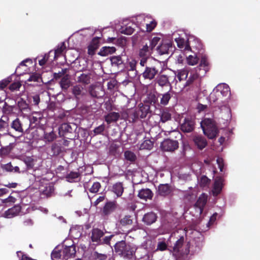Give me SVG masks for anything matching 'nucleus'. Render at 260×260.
Masks as SVG:
<instances>
[{"label":"nucleus","mask_w":260,"mask_h":260,"mask_svg":"<svg viewBox=\"0 0 260 260\" xmlns=\"http://www.w3.org/2000/svg\"><path fill=\"white\" fill-rule=\"evenodd\" d=\"M185 238L181 236L176 242L173 250V255L176 260H188L190 242H184Z\"/></svg>","instance_id":"1"},{"label":"nucleus","mask_w":260,"mask_h":260,"mask_svg":"<svg viewBox=\"0 0 260 260\" xmlns=\"http://www.w3.org/2000/svg\"><path fill=\"white\" fill-rule=\"evenodd\" d=\"M115 250L121 256L125 258L132 259L135 257V253L138 251V248L133 244H126L125 241H121L117 242L115 245Z\"/></svg>","instance_id":"2"},{"label":"nucleus","mask_w":260,"mask_h":260,"mask_svg":"<svg viewBox=\"0 0 260 260\" xmlns=\"http://www.w3.org/2000/svg\"><path fill=\"white\" fill-rule=\"evenodd\" d=\"M155 242L152 240H147L138 248L137 255L138 258L149 259L152 256V254L156 252Z\"/></svg>","instance_id":"3"},{"label":"nucleus","mask_w":260,"mask_h":260,"mask_svg":"<svg viewBox=\"0 0 260 260\" xmlns=\"http://www.w3.org/2000/svg\"><path fill=\"white\" fill-rule=\"evenodd\" d=\"M201 126L204 135L208 138H215L218 134V129L214 122L210 118H205L201 122Z\"/></svg>","instance_id":"4"},{"label":"nucleus","mask_w":260,"mask_h":260,"mask_svg":"<svg viewBox=\"0 0 260 260\" xmlns=\"http://www.w3.org/2000/svg\"><path fill=\"white\" fill-rule=\"evenodd\" d=\"M161 147L164 151H173L178 148V143L175 140L166 139L161 143Z\"/></svg>","instance_id":"5"},{"label":"nucleus","mask_w":260,"mask_h":260,"mask_svg":"<svg viewBox=\"0 0 260 260\" xmlns=\"http://www.w3.org/2000/svg\"><path fill=\"white\" fill-rule=\"evenodd\" d=\"M216 88L220 93L219 95L221 96V99L224 100L223 102H226V100L230 95L229 86L225 83H221L216 86Z\"/></svg>","instance_id":"6"},{"label":"nucleus","mask_w":260,"mask_h":260,"mask_svg":"<svg viewBox=\"0 0 260 260\" xmlns=\"http://www.w3.org/2000/svg\"><path fill=\"white\" fill-rule=\"evenodd\" d=\"M61 246V250L62 253V259H68L69 258L75 256L76 251L75 246L72 245L69 246Z\"/></svg>","instance_id":"7"},{"label":"nucleus","mask_w":260,"mask_h":260,"mask_svg":"<svg viewBox=\"0 0 260 260\" xmlns=\"http://www.w3.org/2000/svg\"><path fill=\"white\" fill-rule=\"evenodd\" d=\"M169 76L167 75H159L155 79V82L161 87L169 86L170 90L172 88L171 83L169 81Z\"/></svg>","instance_id":"8"},{"label":"nucleus","mask_w":260,"mask_h":260,"mask_svg":"<svg viewBox=\"0 0 260 260\" xmlns=\"http://www.w3.org/2000/svg\"><path fill=\"white\" fill-rule=\"evenodd\" d=\"M151 16L148 15L140 14L135 18V22L140 28L144 31V28Z\"/></svg>","instance_id":"9"},{"label":"nucleus","mask_w":260,"mask_h":260,"mask_svg":"<svg viewBox=\"0 0 260 260\" xmlns=\"http://www.w3.org/2000/svg\"><path fill=\"white\" fill-rule=\"evenodd\" d=\"M223 186V180L220 177H216L215 179L212 192L213 196H216L219 194Z\"/></svg>","instance_id":"10"},{"label":"nucleus","mask_w":260,"mask_h":260,"mask_svg":"<svg viewBox=\"0 0 260 260\" xmlns=\"http://www.w3.org/2000/svg\"><path fill=\"white\" fill-rule=\"evenodd\" d=\"M172 48V44L169 40H163L157 47V51L160 55L168 54L169 49Z\"/></svg>","instance_id":"11"},{"label":"nucleus","mask_w":260,"mask_h":260,"mask_svg":"<svg viewBox=\"0 0 260 260\" xmlns=\"http://www.w3.org/2000/svg\"><path fill=\"white\" fill-rule=\"evenodd\" d=\"M158 70L154 67H146L144 71L142 73V77L149 80L153 79L157 74Z\"/></svg>","instance_id":"12"},{"label":"nucleus","mask_w":260,"mask_h":260,"mask_svg":"<svg viewBox=\"0 0 260 260\" xmlns=\"http://www.w3.org/2000/svg\"><path fill=\"white\" fill-rule=\"evenodd\" d=\"M89 93L92 96L97 98H101L105 94L103 88L100 86H91L89 88Z\"/></svg>","instance_id":"13"},{"label":"nucleus","mask_w":260,"mask_h":260,"mask_svg":"<svg viewBox=\"0 0 260 260\" xmlns=\"http://www.w3.org/2000/svg\"><path fill=\"white\" fill-rule=\"evenodd\" d=\"M193 141L195 145L199 149H203L207 145V142L206 139L201 135H196L193 138Z\"/></svg>","instance_id":"14"},{"label":"nucleus","mask_w":260,"mask_h":260,"mask_svg":"<svg viewBox=\"0 0 260 260\" xmlns=\"http://www.w3.org/2000/svg\"><path fill=\"white\" fill-rule=\"evenodd\" d=\"M194 125L193 121L189 118H185L184 122L181 125V129L184 132H190L193 129Z\"/></svg>","instance_id":"15"},{"label":"nucleus","mask_w":260,"mask_h":260,"mask_svg":"<svg viewBox=\"0 0 260 260\" xmlns=\"http://www.w3.org/2000/svg\"><path fill=\"white\" fill-rule=\"evenodd\" d=\"M72 93L77 100H79L82 96L85 95L83 87L80 85L74 86L72 89Z\"/></svg>","instance_id":"16"},{"label":"nucleus","mask_w":260,"mask_h":260,"mask_svg":"<svg viewBox=\"0 0 260 260\" xmlns=\"http://www.w3.org/2000/svg\"><path fill=\"white\" fill-rule=\"evenodd\" d=\"M156 215L152 212H148L145 214L143 218V221L147 225H150L156 220Z\"/></svg>","instance_id":"17"},{"label":"nucleus","mask_w":260,"mask_h":260,"mask_svg":"<svg viewBox=\"0 0 260 260\" xmlns=\"http://www.w3.org/2000/svg\"><path fill=\"white\" fill-rule=\"evenodd\" d=\"M208 196L205 193H202L199 198L197 202L196 203V206L200 209V213H202L203 210V208L205 206Z\"/></svg>","instance_id":"18"},{"label":"nucleus","mask_w":260,"mask_h":260,"mask_svg":"<svg viewBox=\"0 0 260 260\" xmlns=\"http://www.w3.org/2000/svg\"><path fill=\"white\" fill-rule=\"evenodd\" d=\"M21 208L19 206H15L7 210L4 214L5 217L11 218L17 215L20 212Z\"/></svg>","instance_id":"19"},{"label":"nucleus","mask_w":260,"mask_h":260,"mask_svg":"<svg viewBox=\"0 0 260 260\" xmlns=\"http://www.w3.org/2000/svg\"><path fill=\"white\" fill-rule=\"evenodd\" d=\"M201 69L199 67L195 68L191 70L190 72V75L189 76L188 79L187 80L186 82L185 85H189L194 80L197 79L199 76L200 75V73H198V71H200Z\"/></svg>","instance_id":"20"},{"label":"nucleus","mask_w":260,"mask_h":260,"mask_svg":"<svg viewBox=\"0 0 260 260\" xmlns=\"http://www.w3.org/2000/svg\"><path fill=\"white\" fill-rule=\"evenodd\" d=\"M152 191L148 188H143L141 189L138 193V197L141 199L147 200L151 199L153 197Z\"/></svg>","instance_id":"21"},{"label":"nucleus","mask_w":260,"mask_h":260,"mask_svg":"<svg viewBox=\"0 0 260 260\" xmlns=\"http://www.w3.org/2000/svg\"><path fill=\"white\" fill-rule=\"evenodd\" d=\"M175 40L177 43L178 47L181 49L185 51H189L190 50V47L184 39L178 37L175 38Z\"/></svg>","instance_id":"22"},{"label":"nucleus","mask_w":260,"mask_h":260,"mask_svg":"<svg viewBox=\"0 0 260 260\" xmlns=\"http://www.w3.org/2000/svg\"><path fill=\"white\" fill-rule=\"evenodd\" d=\"M104 233L99 229H93L92 231L91 240L92 242L100 243L101 238L103 236Z\"/></svg>","instance_id":"23"},{"label":"nucleus","mask_w":260,"mask_h":260,"mask_svg":"<svg viewBox=\"0 0 260 260\" xmlns=\"http://www.w3.org/2000/svg\"><path fill=\"white\" fill-rule=\"evenodd\" d=\"M99 46V40L98 38H94L92 39L88 47V53L90 55L94 54L95 51L98 48Z\"/></svg>","instance_id":"24"},{"label":"nucleus","mask_w":260,"mask_h":260,"mask_svg":"<svg viewBox=\"0 0 260 260\" xmlns=\"http://www.w3.org/2000/svg\"><path fill=\"white\" fill-rule=\"evenodd\" d=\"M11 127L19 133H22L23 129L22 124L19 118H16L10 124Z\"/></svg>","instance_id":"25"},{"label":"nucleus","mask_w":260,"mask_h":260,"mask_svg":"<svg viewBox=\"0 0 260 260\" xmlns=\"http://www.w3.org/2000/svg\"><path fill=\"white\" fill-rule=\"evenodd\" d=\"M80 175L78 171H71L67 174L66 178L69 182H75L80 180Z\"/></svg>","instance_id":"26"},{"label":"nucleus","mask_w":260,"mask_h":260,"mask_svg":"<svg viewBox=\"0 0 260 260\" xmlns=\"http://www.w3.org/2000/svg\"><path fill=\"white\" fill-rule=\"evenodd\" d=\"M115 51L116 48L114 47L104 46L101 49L98 54L102 56H106L114 53Z\"/></svg>","instance_id":"27"},{"label":"nucleus","mask_w":260,"mask_h":260,"mask_svg":"<svg viewBox=\"0 0 260 260\" xmlns=\"http://www.w3.org/2000/svg\"><path fill=\"white\" fill-rule=\"evenodd\" d=\"M123 189L122 184L120 182H117L113 185L112 191L116 195L117 197H119L122 196Z\"/></svg>","instance_id":"28"},{"label":"nucleus","mask_w":260,"mask_h":260,"mask_svg":"<svg viewBox=\"0 0 260 260\" xmlns=\"http://www.w3.org/2000/svg\"><path fill=\"white\" fill-rule=\"evenodd\" d=\"M51 258L53 260H60L62 259V253L60 245H58L54 248L51 253Z\"/></svg>","instance_id":"29"},{"label":"nucleus","mask_w":260,"mask_h":260,"mask_svg":"<svg viewBox=\"0 0 260 260\" xmlns=\"http://www.w3.org/2000/svg\"><path fill=\"white\" fill-rule=\"evenodd\" d=\"M188 71L187 69H183L177 70L174 73L175 77H176L179 81L185 80L188 74Z\"/></svg>","instance_id":"30"},{"label":"nucleus","mask_w":260,"mask_h":260,"mask_svg":"<svg viewBox=\"0 0 260 260\" xmlns=\"http://www.w3.org/2000/svg\"><path fill=\"white\" fill-rule=\"evenodd\" d=\"M219 93H220L218 91L216 88H214L209 95V100L210 102L215 103L218 100L221 102H223L224 100L221 99Z\"/></svg>","instance_id":"31"},{"label":"nucleus","mask_w":260,"mask_h":260,"mask_svg":"<svg viewBox=\"0 0 260 260\" xmlns=\"http://www.w3.org/2000/svg\"><path fill=\"white\" fill-rule=\"evenodd\" d=\"M159 115L160 118V121L163 123L170 120L171 118V114L167 109L162 110Z\"/></svg>","instance_id":"32"},{"label":"nucleus","mask_w":260,"mask_h":260,"mask_svg":"<svg viewBox=\"0 0 260 260\" xmlns=\"http://www.w3.org/2000/svg\"><path fill=\"white\" fill-rule=\"evenodd\" d=\"M120 115L117 112H111L107 115L105 118V121L108 123H111L113 122L116 121L119 118Z\"/></svg>","instance_id":"33"},{"label":"nucleus","mask_w":260,"mask_h":260,"mask_svg":"<svg viewBox=\"0 0 260 260\" xmlns=\"http://www.w3.org/2000/svg\"><path fill=\"white\" fill-rule=\"evenodd\" d=\"M158 191L160 195L165 196L171 192V189L168 184H160L158 187Z\"/></svg>","instance_id":"34"},{"label":"nucleus","mask_w":260,"mask_h":260,"mask_svg":"<svg viewBox=\"0 0 260 260\" xmlns=\"http://www.w3.org/2000/svg\"><path fill=\"white\" fill-rule=\"evenodd\" d=\"M168 248V244L165 238H159L157 243L156 248V251H163L167 250Z\"/></svg>","instance_id":"35"},{"label":"nucleus","mask_w":260,"mask_h":260,"mask_svg":"<svg viewBox=\"0 0 260 260\" xmlns=\"http://www.w3.org/2000/svg\"><path fill=\"white\" fill-rule=\"evenodd\" d=\"M199 58L196 53L186 55V62L189 66H194L198 63Z\"/></svg>","instance_id":"36"},{"label":"nucleus","mask_w":260,"mask_h":260,"mask_svg":"<svg viewBox=\"0 0 260 260\" xmlns=\"http://www.w3.org/2000/svg\"><path fill=\"white\" fill-rule=\"evenodd\" d=\"M152 49L150 46H148L147 44L143 46L139 52L140 57H148L151 54V51Z\"/></svg>","instance_id":"37"},{"label":"nucleus","mask_w":260,"mask_h":260,"mask_svg":"<svg viewBox=\"0 0 260 260\" xmlns=\"http://www.w3.org/2000/svg\"><path fill=\"white\" fill-rule=\"evenodd\" d=\"M111 62L113 67H120L122 66L123 61L120 56H113L110 58Z\"/></svg>","instance_id":"38"},{"label":"nucleus","mask_w":260,"mask_h":260,"mask_svg":"<svg viewBox=\"0 0 260 260\" xmlns=\"http://www.w3.org/2000/svg\"><path fill=\"white\" fill-rule=\"evenodd\" d=\"M18 107L19 110L22 112H29L30 111L28 105L22 99H20L18 102Z\"/></svg>","instance_id":"39"},{"label":"nucleus","mask_w":260,"mask_h":260,"mask_svg":"<svg viewBox=\"0 0 260 260\" xmlns=\"http://www.w3.org/2000/svg\"><path fill=\"white\" fill-rule=\"evenodd\" d=\"M153 143L150 140H145L142 142L139 146L140 149H148L150 150L152 148Z\"/></svg>","instance_id":"40"},{"label":"nucleus","mask_w":260,"mask_h":260,"mask_svg":"<svg viewBox=\"0 0 260 260\" xmlns=\"http://www.w3.org/2000/svg\"><path fill=\"white\" fill-rule=\"evenodd\" d=\"M170 90L168 92H166L165 93L160 94L161 96L160 100V104L162 105L166 106L167 105L171 98V94L170 92Z\"/></svg>","instance_id":"41"},{"label":"nucleus","mask_w":260,"mask_h":260,"mask_svg":"<svg viewBox=\"0 0 260 260\" xmlns=\"http://www.w3.org/2000/svg\"><path fill=\"white\" fill-rule=\"evenodd\" d=\"M209 62L207 59V58L206 56H203L201 60L200 67L203 68V75L205 74L206 72L209 70Z\"/></svg>","instance_id":"42"},{"label":"nucleus","mask_w":260,"mask_h":260,"mask_svg":"<svg viewBox=\"0 0 260 260\" xmlns=\"http://www.w3.org/2000/svg\"><path fill=\"white\" fill-rule=\"evenodd\" d=\"M77 81L78 82L82 83L84 84H88L90 82V75L83 73L78 77Z\"/></svg>","instance_id":"43"},{"label":"nucleus","mask_w":260,"mask_h":260,"mask_svg":"<svg viewBox=\"0 0 260 260\" xmlns=\"http://www.w3.org/2000/svg\"><path fill=\"white\" fill-rule=\"evenodd\" d=\"M148 21L149 22L146 24L144 29H146V31L150 32L155 28L157 23L155 20L151 17H150Z\"/></svg>","instance_id":"44"},{"label":"nucleus","mask_w":260,"mask_h":260,"mask_svg":"<svg viewBox=\"0 0 260 260\" xmlns=\"http://www.w3.org/2000/svg\"><path fill=\"white\" fill-rule=\"evenodd\" d=\"M60 85L62 89L67 90L70 85V81L67 76H64L60 81Z\"/></svg>","instance_id":"45"},{"label":"nucleus","mask_w":260,"mask_h":260,"mask_svg":"<svg viewBox=\"0 0 260 260\" xmlns=\"http://www.w3.org/2000/svg\"><path fill=\"white\" fill-rule=\"evenodd\" d=\"M198 183L202 187L208 186L210 183V179L206 176H202L198 179Z\"/></svg>","instance_id":"46"},{"label":"nucleus","mask_w":260,"mask_h":260,"mask_svg":"<svg viewBox=\"0 0 260 260\" xmlns=\"http://www.w3.org/2000/svg\"><path fill=\"white\" fill-rule=\"evenodd\" d=\"M124 156L125 159L129 161H134L136 159L135 154L129 150L125 151L124 153Z\"/></svg>","instance_id":"47"},{"label":"nucleus","mask_w":260,"mask_h":260,"mask_svg":"<svg viewBox=\"0 0 260 260\" xmlns=\"http://www.w3.org/2000/svg\"><path fill=\"white\" fill-rule=\"evenodd\" d=\"M9 124L4 120H0V135H4L8 132Z\"/></svg>","instance_id":"48"},{"label":"nucleus","mask_w":260,"mask_h":260,"mask_svg":"<svg viewBox=\"0 0 260 260\" xmlns=\"http://www.w3.org/2000/svg\"><path fill=\"white\" fill-rule=\"evenodd\" d=\"M120 31L122 34L130 35L133 33L134 29L131 26L126 25L121 27Z\"/></svg>","instance_id":"49"},{"label":"nucleus","mask_w":260,"mask_h":260,"mask_svg":"<svg viewBox=\"0 0 260 260\" xmlns=\"http://www.w3.org/2000/svg\"><path fill=\"white\" fill-rule=\"evenodd\" d=\"M36 161V160L32 157H26L24 159V161L28 169H31L34 167Z\"/></svg>","instance_id":"50"},{"label":"nucleus","mask_w":260,"mask_h":260,"mask_svg":"<svg viewBox=\"0 0 260 260\" xmlns=\"http://www.w3.org/2000/svg\"><path fill=\"white\" fill-rule=\"evenodd\" d=\"M44 139L48 142H52L56 138V135L53 131L49 133H46L44 134Z\"/></svg>","instance_id":"51"},{"label":"nucleus","mask_w":260,"mask_h":260,"mask_svg":"<svg viewBox=\"0 0 260 260\" xmlns=\"http://www.w3.org/2000/svg\"><path fill=\"white\" fill-rule=\"evenodd\" d=\"M184 198L189 201L194 200L196 197V194L193 191H184L183 192Z\"/></svg>","instance_id":"52"},{"label":"nucleus","mask_w":260,"mask_h":260,"mask_svg":"<svg viewBox=\"0 0 260 260\" xmlns=\"http://www.w3.org/2000/svg\"><path fill=\"white\" fill-rule=\"evenodd\" d=\"M120 222L122 225L125 226L132 224L133 220L130 216H125L120 220Z\"/></svg>","instance_id":"53"},{"label":"nucleus","mask_w":260,"mask_h":260,"mask_svg":"<svg viewBox=\"0 0 260 260\" xmlns=\"http://www.w3.org/2000/svg\"><path fill=\"white\" fill-rule=\"evenodd\" d=\"M42 191L44 194L48 197L51 196V194L53 192L54 187L52 185L49 184L45 187V189L42 190Z\"/></svg>","instance_id":"54"},{"label":"nucleus","mask_w":260,"mask_h":260,"mask_svg":"<svg viewBox=\"0 0 260 260\" xmlns=\"http://www.w3.org/2000/svg\"><path fill=\"white\" fill-rule=\"evenodd\" d=\"M114 204L112 203H108L104 207L103 212L107 215L110 213L113 210Z\"/></svg>","instance_id":"55"},{"label":"nucleus","mask_w":260,"mask_h":260,"mask_svg":"<svg viewBox=\"0 0 260 260\" xmlns=\"http://www.w3.org/2000/svg\"><path fill=\"white\" fill-rule=\"evenodd\" d=\"M101 187V184L98 182H94L89 189L90 192L92 193H96L99 191Z\"/></svg>","instance_id":"56"},{"label":"nucleus","mask_w":260,"mask_h":260,"mask_svg":"<svg viewBox=\"0 0 260 260\" xmlns=\"http://www.w3.org/2000/svg\"><path fill=\"white\" fill-rule=\"evenodd\" d=\"M40 78V75L38 73H33L29 76V77L27 79V81L28 82H36L38 81Z\"/></svg>","instance_id":"57"},{"label":"nucleus","mask_w":260,"mask_h":260,"mask_svg":"<svg viewBox=\"0 0 260 260\" xmlns=\"http://www.w3.org/2000/svg\"><path fill=\"white\" fill-rule=\"evenodd\" d=\"M66 48L65 44L64 43H61L58 45L57 48L55 51V55H58L62 53Z\"/></svg>","instance_id":"58"},{"label":"nucleus","mask_w":260,"mask_h":260,"mask_svg":"<svg viewBox=\"0 0 260 260\" xmlns=\"http://www.w3.org/2000/svg\"><path fill=\"white\" fill-rule=\"evenodd\" d=\"M140 110L142 113V114L140 115V117L142 118H143L146 116V115L149 110V108L147 106L142 105V106L140 108Z\"/></svg>","instance_id":"59"},{"label":"nucleus","mask_w":260,"mask_h":260,"mask_svg":"<svg viewBox=\"0 0 260 260\" xmlns=\"http://www.w3.org/2000/svg\"><path fill=\"white\" fill-rule=\"evenodd\" d=\"M160 40V38L158 37H153L149 42V46H150L151 49H153V48L158 44Z\"/></svg>","instance_id":"60"},{"label":"nucleus","mask_w":260,"mask_h":260,"mask_svg":"<svg viewBox=\"0 0 260 260\" xmlns=\"http://www.w3.org/2000/svg\"><path fill=\"white\" fill-rule=\"evenodd\" d=\"M136 64H137V61L134 59H132V60L129 61L128 63V66H127V68H128V70L129 71H135L136 72Z\"/></svg>","instance_id":"61"},{"label":"nucleus","mask_w":260,"mask_h":260,"mask_svg":"<svg viewBox=\"0 0 260 260\" xmlns=\"http://www.w3.org/2000/svg\"><path fill=\"white\" fill-rule=\"evenodd\" d=\"M105 129V126L103 125V124H102L98 127H96V128H94V133L95 134H101Z\"/></svg>","instance_id":"62"},{"label":"nucleus","mask_w":260,"mask_h":260,"mask_svg":"<svg viewBox=\"0 0 260 260\" xmlns=\"http://www.w3.org/2000/svg\"><path fill=\"white\" fill-rule=\"evenodd\" d=\"M216 162L218 164L220 172H222L224 166L223 159L222 158L218 157L216 159Z\"/></svg>","instance_id":"63"},{"label":"nucleus","mask_w":260,"mask_h":260,"mask_svg":"<svg viewBox=\"0 0 260 260\" xmlns=\"http://www.w3.org/2000/svg\"><path fill=\"white\" fill-rule=\"evenodd\" d=\"M32 99L35 105H38L40 102V96L38 94H35L32 96Z\"/></svg>","instance_id":"64"}]
</instances>
